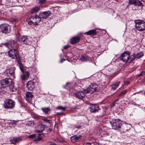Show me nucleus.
Segmentation results:
<instances>
[{
  "instance_id": "f257e3e1",
  "label": "nucleus",
  "mask_w": 145,
  "mask_h": 145,
  "mask_svg": "<svg viewBox=\"0 0 145 145\" xmlns=\"http://www.w3.org/2000/svg\"><path fill=\"white\" fill-rule=\"evenodd\" d=\"M12 82V78H5L1 81L0 84L2 86L1 88H5L10 86V90L11 91H15L16 90V88L14 87L13 86L11 85Z\"/></svg>"
},
{
  "instance_id": "f03ea898",
  "label": "nucleus",
  "mask_w": 145,
  "mask_h": 145,
  "mask_svg": "<svg viewBox=\"0 0 145 145\" xmlns=\"http://www.w3.org/2000/svg\"><path fill=\"white\" fill-rule=\"evenodd\" d=\"M120 58L121 61L125 63H129L134 60V56L132 55L130 56L127 52H123L121 55Z\"/></svg>"
},
{
  "instance_id": "7ed1b4c3",
  "label": "nucleus",
  "mask_w": 145,
  "mask_h": 145,
  "mask_svg": "<svg viewBox=\"0 0 145 145\" xmlns=\"http://www.w3.org/2000/svg\"><path fill=\"white\" fill-rule=\"evenodd\" d=\"M41 19L39 16L35 15L31 16L27 20V21L29 25H37L38 23L40 22Z\"/></svg>"
},
{
  "instance_id": "20e7f679",
  "label": "nucleus",
  "mask_w": 145,
  "mask_h": 145,
  "mask_svg": "<svg viewBox=\"0 0 145 145\" xmlns=\"http://www.w3.org/2000/svg\"><path fill=\"white\" fill-rule=\"evenodd\" d=\"M137 29L139 31L145 30V22L142 20H138L135 21Z\"/></svg>"
},
{
  "instance_id": "39448f33",
  "label": "nucleus",
  "mask_w": 145,
  "mask_h": 145,
  "mask_svg": "<svg viewBox=\"0 0 145 145\" xmlns=\"http://www.w3.org/2000/svg\"><path fill=\"white\" fill-rule=\"evenodd\" d=\"M86 93H92L95 91H98L99 90L98 86L97 85L91 84L86 89H84Z\"/></svg>"
},
{
  "instance_id": "423d86ee",
  "label": "nucleus",
  "mask_w": 145,
  "mask_h": 145,
  "mask_svg": "<svg viewBox=\"0 0 145 145\" xmlns=\"http://www.w3.org/2000/svg\"><path fill=\"white\" fill-rule=\"evenodd\" d=\"M110 123L113 129L119 130L122 126L121 122L118 120H113L110 121Z\"/></svg>"
},
{
  "instance_id": "0eeeda50",
  "label": "nucleus",
  "mask_w": 145,
  "mask_h": 145,
  "mask_svg": "<svg viewBox=\"0 0 145 145\" xmlns=\"http://www.w3.org/2000/svg\"><path fill=\"white\" fill-rule=\"evenodd\" d=\"M29 37L26 36H20L18 39V41L20 43L23 44L30 45L31 42Z\"/></svg>"
},
{
  "instance_id": "6e6552de",
  "label": "nucleus",
  "mask_w": 145,
  "mask_h": 145,
  "mask_svg": "<svg viewBox=\"0 0 145 145\" xmlns=\"http://www.w3.org/2000/svg\"><path fill=\"white\" fill-rule=\"evenodd\" d=\"M15 102L10 99H8L5 102L4 107L5 108L12 109L14 107Z\"/></svg>"
},
{
  "instance_id": "1a4fd4ad",
  "label": "nucleus",
  "mask_w": 145,
  "mask_h": 145,
  "mask_svg": "<svg viewBox=\"0 0 145 145\" xmlns=\"http://www.w3.org/2000/svg\"><path fill=\"white\" fill-rule=\"evenodd\" d=\"M10 27L9 25L2 24L0 25V32L7 33H10Z\"/></svg>"
},
{
  "instance_id": "9d476101",
  "label": "nucleus",
  "mask_w": 145,
  "mask_h": 145,
  "mask_svg": "<svg viewBox=\"0 0 145 145\" xmlns=\"http://www.w3.org/2000/svg\"><path fill=\"white\" fill-rule=\"evenodd\" d=\"M9 56L12 59H17L18 58L17 50L13 49L8 51Z\"/></svg>"
},
{
  "instance_id": "9b49d317",
  "label": "nucleus",
  "mask_w": 145,
  "mask_h": 145,
  "mask_svg": "<svg viewBox=\"0 0 145 145\" xmlns=\"http://www.w3.org/2000/svg\"><path fill=\"white\" fill-rule=\"evenodd\" d=\"M84 90H80L76 92L74 94V96L76 98L80 100H82L85 96L86 92H84Z\"/></svg>"
},
{
  "instance_id": "f8f14e48",
  "label": "nucleus",
  "mask_w": 145,
  "mask_h": 145,
  "mask_svg": "<svg viewBox=\"0 0 145 145\" xmlns=\"http://www.w3.org/2000/svg\"><path fill=\"white\" fill-rule=\"evenodd\" d=\"M15 69L13 67L8 68L4 72V74L9 76H14Z\"/></svg>"
},
{
  "instance_id": "ddd939ff",
  "label": "nucleus",
  "mask_w": 145,
  "mask_h": 145,
  "mask_svg": "<svg viewBox=\"0 0 145 145\" xmlns=\"http://www.w3.org/2000/svg\"><path fill=\"white\" fill-rule=\"evenodd\" d=\"M35 82L34 80L29 81L26 84V87L29 90H32L35 87Z\"/></svg>"
},
{
  "instance_id": "4468645a",
  "label": "nucleus",
  "mask_w": 145,
  "mask_h": 145,
  "mask_svg": "<svg viewBox=\"0 0 145 145\" xmlns=\"http://www.w3.org/2000/svg\"><path fill=\"white\" fill-rule=\"evenodd\" d=\"M89 108L91 113H96L99 110V107L97 105L92 104Z\"/></svg>"
},
{
  "instance_id": "2eb2a0df",
  "label": "nucleus",
  "mask_w": 145,
  "mask_h": 145,
  "mask_svg": "<svg viewBox=\"0 0 145 145\" xmlns=\"http://www.w3.org/2000/svg\"><path fill=\"white\" fill-rule=\"evenodd\" d=\"M51 14L50 11H48L42 12H40L39 14V16L40 19L41 18L45 19L49 16Z\"/></svg>"
},
{
  "instance_id": "dca6fc26",
  "label": "nucleus",
  "mask_w": 145,
  "mask_h": 145,
  "mask_svg": "<svg viewBox=\"0 0 145 145\" xmlns=\"http://www.w3.org/2000/svg\"><path fill=\"white\" fill-rule=\"evenodd\" d=\"M129 5L133 4L138 6H143L142 3L138 0H129Z\"/></svg>"
},
{
  "instance_id": "f3484780",
  "label": "nucleus",
  "mask_w": 145,
  "mask_h": 145,
  "mask_svg": "<svg viewBox=\"0 0 145 145\" xmlns=\"http://www.w3.org/2000/svg\"><path fill=\"white\" fill-rule=\"evenodd\" d=\"M33 96V95L31 92H27L26 93V99L27 101L29 103L31 101Z\"/></svg>"
},
{
  "instance_id": "a211bd4d",
  "label": "nucleus",
  "mask_w": 145,
  "mask_h": 145,
  "mask_svg": "<svg viewBox=\"0 0 145 145\" xmlns=\"http://www.w3.org/2000/svg\"><path fill=\"white\" fill-rule=\"evenodd\" d=\"M15 42L14 40H10L8 41V42L5 43L4 45L6 47L8 48H12L14 46V44Z\"/></svg>"
},
{
  "instance_id": "6ab92c4d",
  "label": "nucleus",
  "mask_w": 145,
  "mask_h": 145,
  "mask_svg": "<svg viewBox=\"0 0 145 145\" xmlns=\"http://www.w3.org/2000/svg\"><path fill=\"white\" fill-rule=\"evenodd\" d=\"M80 40V38L78 36H76L71 38V43L72 44H76Z\"/></svg>"
},
{
  "instance_id": "aec40b11",
  "label": "nucleus",
  "mask_w": 145,
  "mask_h": 145,
  "mask_svg": "<svg viewBox=\"0 0 145 145\" xmlns=\"http://www.w3.org/2000/svg\"><path fill=\"white\" fill-rule=\"evenodd\" d=\"M45 127V125L42 124L39 125L37 127V130L36 131L38 132H42L44 130Z\"/></svg>"
},
{
  "instance_id": "412c9836",
  "label": "nucleus",
  "mask_w": 145,
  "mask_h": 145,
  "mask_svg": "<svg viewBox=\"0 0 145 145\" xmlns=\"http://www.w3.org/2000/svg\"><path fill=\"white\" fill-rule=\"evenodd\" d=\"M29 72L28 71H25L23 72V74L21 75V78L22 80L27 79L29 76Z\"/></svg>"
},
{
  "instance_id": "4be33fe9",
  "label": "nucleus",
  "mask_w": 145,
  "mask_h": 145,
  "mask_svg": "<svg viewBox=\"0 0 145 145\" xmlns=\"http://www.w3.org/2000/svg\"><path fill=\"white\" fill-rule=\"evenodd\" d=\"M81 137L80 135H75L72 136L71 138V140L72 142H74L78 141Z\"/></svg>"
},
{
  "instance_id": "5701e85b",
  "label": "nucleus",
  "mask_w": 145,
  "mask_h": 145,
  "mask_svg": "<svg viewBox=\"0 0 145 145\" xmlns=\"http://www.w3.org/2000/svg\"><path fill=\"white\" fill-rule=\"evenodd\" d=\"M144 55L143 53L140 52H138L136 54L133 53L132 55V56H134V60L135 58L137 59H139L141 58L142 56H144Z\"/></svg>"
},
{
  "instance_id": "b1692460",
  "label": "nucleus",
  "mask_w": 145,
  "mask_h": 145,
  "mask_svg": "<svg viewBox=\"0 0 145 145\" xmlns=\"http://www.w3.org/2000/svg\"><path fill=\"white\" fill-rule=\"evenodd\" d=\"M80 59L83 61H86L89 59V57L86 54H84L81 56Z\"/></svg>"
},
{
  "instance_id": "393cba45",
  "label": "nucleus",
  "mask_w": 145,
  "mask_h": 145,
  "mask_svg": "<svg viewBox=\"0 0 145 145\" xmlns=\"http://www.w3.org/2000/svg\"><path fill=\"white\" fill-rule=\"evenodd\" d=\"M100 134L102 137H106L107 136L108 138H110L109 133H107L104 130H103L102 129L100 130Z\"/></svg>"
},
{
  "instance_id": "a878e982",
  "label": "nucleus",
  "mask_w": 145,
  "mask_h": 145,
  "mask_svg": "<svg viewBox=\"0 0 145 145\" xmlns=\"http://www.w3.org/2000/svg\"><path fill=\"white\" fill-rule=\"evenodd\" d=\"M120 84V82H115L111 84V89L113 90H115L119 86Z\"/></svg>"
},
{
  "instance_id": "bb28decb",
  "label": "nucleus",
  "mask_w": 145,
  "mask_h": 145,
  "mask_svg": "<svg viewBox=\"0 0 145 145\" xmlns=\"http://www.w3.org/2000/svg\"><path fill=\"white\" fill-rule=\"evenodd\" d=\"M96 32L95 30H91L85 33V34L88 35H95L96 34Z\"/></svg>"
},
{
  "instance_id": "cd10ccee",
  "label": "nucleus",
  "mask_w": 145,
  "mask_h": 145,
  "mask_svg": "<svg viewBox=\"0 0 145 145\" xmlns=\"http://www.w3.org/2000/svg\"><path fill=\"white\" fill-rule=\"evenodd\" d=\"M123 130L125 131H127L131 128V125L129 124L126 123L123 125Z\"/></svg>"
},
{
  "instance_id": "c85d7f7f",
  "label": "nucleus",
  "mask_w": 145,
  "mask_h": 145,
  "mask_svg": "<svg viewBox=\"0 0 145 145\" xmlns=\"http://www.w3.org/2000/svg\"><path fill=\"white\" fill-rule=\"evenodd\" d=\"M22 140L20 137H14L12 140V142L14 144H16L21 141Z\"/></svg>"
},
{
  "instance_id": "c756f323",
  "label": "nucleus",
  "mask_w": 145,
  "mask_h": 145,
  "mask_svg": "<svg viewBox=\"0 0 145 145\" xmlns=\"http://www.w3.org/2000/svg\"><path fill=\"white\" fill-rule=\"evenodd\" d=\"M41 110L46 114H49V112L51 111L49 107L42 108Z\"/></svg>"
},
{
  "instance_id": "7c9ffc66",
  "label": "nucleus",
  "mask_w": 145,
  "mask_h": 145,
  "mask_svg": "<svg viewBox=\"0 0 145 145\" xmlns=\"http://www.w3.org/2000/svg\"><path fill=\"white\" fill-rule=\"evenodd\" d=\"M40 10V7H37L32 8L31 11V14H33L38 12Z\"/></svg>"
},
{
  "instance_id": "2f4dec72",
  "label": "nucleus",
  "mask_w": 145,
  "mask_h": 145,
  "mask_svg": "<svg viewBox=\"0 0 145 145\" xmlns=\"http://www.w3.org/2000/svg\"><path fill=\"white\" fill-rule=\"evenodd\" d=\"M116 76V72H114L112 74H109L107 76V79L110 81L114 77Z\"/></svg>"
},
{
  "instance_id": "473e14b6",
  "label": "nucleus",
  "mask_w": 145,
  "mask_h": 145,
  "mask_svg": "<svg viewBox=\"0 0 145 145\" xmlns=\"http://www.w3.org/2000/svg\"><path fill=\"white\" fill-rule=\"evenodd\" d=\"M127 91V90L125 89L121 91L118 95V97H121L124 96Z\"/></svg>"
},
{
  "instance_id": "72a5a7b5",
  "label": "nucleus",
  "mask_w": 145,
  "mask_h": 145,
  "mask_svg": "<svg viewBox=\"0 0 145 145\" xmlns=\"http://www.w3.org/2000/svg\"><path fill=\"white\" fill-rule=\"evenodd\" d=\"M27 124L28 126L33 127L35 123L33 121H28Z\"/></svg>"
},
{
  "instance_id": "f704fd0d",
  "label": "nucleus",
  "mask_w": 145,
  "mask_h": 145,
  "mask_svg": "<svg viewBox=\"0 0 145 145\" xmlns=\"http://www.w3.org/2000/svg\"><path fill=\"white\" fill-rule=\"evenodd\" d=\"M40 117L41 116L36 114H34L33 115V118L36 119H39L40 118Z\"/></svg>"
},
{
  "instance_id": "c9c22d12",
  "label": "nucleus",
  "mask_w": 145,
  "mask_h": 145,
  "mask_svg": "<svg viewBox=\"0 0 145 145\" xmlns=\"http://www.w3.org/2000/svg\"><path fill=\"white\" fill-rule=\"evenodd\" d=\"M145 75V71H142L139 74L137 75V76L138 77L142 76Z\"/></svg>"
},
{
  "instance_id": "e433bc0d",
  "label": "nucleus",
  "mask_w": 145,
  "mask_h": 145,
  "mask_svg": "<svg viewBox=\"0 0 145 145\" xmlns=\"http://www.w3.org/2000/svg\"><path fill=\"white\" fill-rule=\"evenodd\" d=\"M66 108H67L66 107H63L61 106H59L56 107V109L62 110L63 111H65Z\"/></svg>"
},
{
  "instance_id": "4c0bfd02",
  "label": "nucleus",
  "mask_w": 145,
  "mask_h": 145,
  "mask_svg": "<svg viewBox=\"0 0 145 145\" xmlns=\"http://www.w3.org/2000/svg\"><path fill=\"white\" fill-rule=\"evenodd\" d=\"M46 0H38L39 2V4L42 5L46 3Z\"/></svg>"
},
{
  "instance_id": "58836bf2",
  "label": "nucleus",
  "mask_w": 145,
  "mask_h": 145,
  "mask_svg": "<svg viewBox=\"0 0 145 145\" xmlns=\"http://www.w3.org/2000/svg\"><path fill=\"white\" fill-rule=\"evenodd\" d=\"M43 120L45 122L48 123H51L52 122V121L50 120H48L47 119H44Z\"/></svg>"
},
{
  "instance_id": "ea45409f",
  "label": "nucleus",
  "mask_w": 145,
  "mask_h": 145,
  "mask_svg": "<svg viewBox=\"0 0 145 145\" xmlns=\"http://www.w3.org/2000/svg\"><path fill=\"white\" fill-rule=\"evenodd\" d=\"M38 137L39 140H40L42 138V135L41 134H40L37 136Z\"/></svg>"
},
{
  "instance_id": "a19ab883",
  "label": "nucleus",
  "mask_w": 145,
  "mask_h": 145,
  "mask_svg": "<svg viewBox=\"0 0 145 145\" xmlns=\"http://www.w3.org/2000/svg\"><path fill=\"white\" fill-rule=\"evenodd\" d=\"M57 140L60 143H63L65 142V140L64 139L61 138H58Z\"/></svg>"
},
{
  "instance_id": "79ce46f5",
  "label": "nucleus",
  "mask_w": 145,
  "mask_h": 145,
  "mask_svg": "<svg viewBox=\"0 0 145 145\" xmlns=\"http://www.w3.org/2000/svg\"><path fill=\"white\" fill-rule=\"evenodd\" d=\"M36 135H31L29 136V138H32L34 140V138H35Z\"/></svg>"
},
{
  "instance_id": "37998d69",
  "label": "nucleus",
  "mask_w": 145,
  "mask_h": 145,
  "mask_svg": "<svg viewBox=\"0 0 145 145\" xmlns=\"http://www.w3.org/2000/svg\"><path fill=\"white\" fill-rule=\"evenodd\" d=\"M82 126L81 125H77L76 126L74 127V128H76L77 129H81V128Z\"/></svg>"
},
{
  "instance_id": "c03bdc74",
  "label": "nucleus",
  "mask_w": 145,
  "mask_h": 145,
  "mask_svg": "<svg viewBox=\"0 0 145 145\" xmlns=\"http://www.w3.org/2000/svg\"><path fill=\"white\" fill-rule=\"evenodd\" d=\"M34 140L35 141H39L38 140V137L37 136L36 137L35 136V138H34Z\"/></svg>"
},
{
  "instance_id": "a18cd8bd",
  "label": "nucleus",
  "mask_w": 145,
  "mask_h": 145,
  "mask_svg": "<svg viewBox=\"0 0 145 145\" xmlns=\"http://www.w3.org/2000/svg\"><path fill=\"white\" fill-rule=\"evenodd\" d=\"M94 142H92L91 143H87L86 145H94Z\"/></svg>"
},
{
  "instance_id": "49530a36",
  "label": "nucleus",
  "mask_w": 145,
  "mask_h": 145,
  "mask_svg": "<svg viewBox=\"0 0 145 145\" xmlns=\"http://www.w3.org/2000/svg\"><path fill=\"white\" fill-rule=\"evenodd\" d=\"M124 83L126 85H128L129 84L130 82L128 81H124Z\"/></svg>"
},
{
  "instance_id": "de8ad7c7",
  "label": "nucleus",
  "mask_w": 145,
  "mask_h": 145,
  "mask_svg": "<svg viewBox=\"0 0 145 145\" xmlns=\"http://www.w3.org/2000/svg\"><path fill=\"white\" fill-rule=\"evenodd\" d=\"M12 20L14 22H16L17 21V19L16 18H13L12 19Z\"/></svg>"
},
{
  "instance_id": "09e8293b",
  "label": "nucleus",
  "mask_w": 145,
  "mask_h": 145,
  "mask_svg": "<svg viewBox=\"0 0 145 145\" xmlns=\"http://www.w3.org/2000/svg\"><path fill=\"white\" fill-rule=\"evenodd\" d=\"M64 48L65 49H67L69 48V46H65L64 47Z\"/></svg>"
},
{
  "instance_id": "8fccbe9b",
  "label": "nucleus",
  "mask_w": 145,
  "mask_h": 145,
  "mask_svg": "<svg viewBox=\"0 0 145 145\" xmlns=\"http://www.w3.org/2000/svg\"><path fill=\"white\" fill-rule=\"evenodd\" d=\"M65 61V59H61V60L60 61V62L61 63H62L63 61Z\"/></svg>"
},
{
  "instance_id": "3c124183",
  "label": "nucleus",
  "mask_w": 145,
  "mask_h": 145,
  "mask_svg": "<svg viewBox=\"0 0 145 145\" xmlns=\"http://www.w3.org/2000/svg\"><path fill=\"white\" fill-rule=\"evenodd\" d=\"M63 114V112H59V113L57 112V114H58V115H60V114Z\"/></svg>"
},
{
  "instance_id": "603ef678",
  "label": "nucleus",
  "mask_w": 145,
  "mask_h": 145,
  "mask_svg": "<svg viewBox=\"0 0 145 145\" xmlns=\"http://www.w3.org/2000/svg\"><path fill=\"white\" fill-rule=\"evenodd\" d=\"M16 121H15L14 120H13V121H12V122H11V123H15Z\"/></svg>"
},
{
  "instance_id": "864d4df0",
  "label": "nucleus",
  "mask_w": 145,
  "mask_h": 145,
  "mask_svg": "<svg viewBox=\"0 0 145 145\" xmlns=\"http://www.w3.org/2000/svg\"><path fill=\"white\" fill-rule=\"evenodd\" d=\"M116 103V102H115V101L112 104V106H113L114 105H115V104Z\"/></svg>"
},
{
  "instance_id": "5fc2aeb1",
  "label": "nucleus",
  "mask_w": 145,
  "mask_h": 145,
  "mask_svg": "<svg viewBox=\"0 0 145 145\" xmlns=\"http://www.w3.org/2000/svg\"><path fill=\"white\" fill-rule=\"evenodd\" d=\"M119 99H116L115 100V102H117L118 100Z\"/></svg>"
},
{
  "instance_id": "6e6d98bb",
  "label": "nucleus",
  "mask_w": 145,
  "mask_h": 145,
  "mask_svg": "<svg viewBox=\"0 0 145 145\" xmlns=\"http://www.w3.org/2000/svg\"><path fill=\"white\" fill-rule=\"evenodd\" d=\"M94 145H99V144L96 142H94Z\"/></svg>"
},
{
  "instance_id": "4d7b16f0",
  "label": "nucleus",
  "mask_w": 145,
  "mask_h": 145,
  "mask_svg": "<svg viewBox=\"0 0 145 145\" xmlns=\"http://www.w3.org/2000/svg\"><path fill=\"white\" fill-rule=\"evenodd\" d=\"M70 84V83H66V86H67V85L68 84Z\"/></svg>"
},
{
  "instance_id": "13d9d810",
  "label": "nucleus",
  "mask_w": 145,
  "mask_h": 145,
  "mask_svg": "<svg viewBox=\"0 0 145 145\" xmlns=\"http://www.w3.org/2000/svg\"><path fill=\"white\" fill-rule=\"evenodd\" d=\"M144 94H145V92H144Z\"/></svg>"
}]
</instances>
